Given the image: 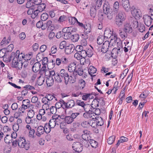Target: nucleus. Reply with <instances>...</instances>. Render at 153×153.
<instances>
[{
    "label": "nucleus",
    "mask_w": 153,
    "mask_h": 153,
    "mask_svg": "<svg viewBox=\"0 0 153 153\" xmlns=\"http://www.w3.org/2000/svg\"><path fill=\"white\" fill-rule=\"evenodd\" d=\"M19 51H16V53L13 52L7 58L4 57L3 60L4 61L7 62H10L12 60L11 67L12 68H16L17 70H21V63L20 62L18 63L16 56L17 54L19 53Z\"/></svg>",
    "instance_id": "f257e3e1"
},
{
    "label": "nucleus",
    "mask_w": 153,
    "mask_h": 153,
    "mask_svg": "<svg viewBox=\"0 0 153 153\" xmlns=\"http://www.w3.org/2000/svg\"><path fill=\"white\" fill-rule=\"evenodd\" d=\"M18 146L20 148L27 150L30 148V143L29 141H26L25 138L20 137L18 138Z\"/></svg>",
    "instance_id": "f03ea898"
},
{
    "label": "nucleus",
    "mask_w": 153,
    "mask_h": 153,
    "mask_svg": "<svg viewBox=\"0 0 153 153\" xmlns=\"http://www.w3.org/2000/svg\"><path fill=\"white\" fill-rule=\"evenodd\" d=\"M56 62L58 66H65L68 63V60L65 56H60L56 59Z\"/></svg>",
    "instance_id": "7ed1b4c3"
},
{
    "label": "nucleus",
    "mask_w": 153,
    "mask_h": 153,
    "mask_svg": "<svg viewBox=\"0 0 153 153\" xmlns=\"http://www.w3.org/2000/svg\"><path fill=\"white\" fill-rule=\"evenodd\" d=\"M62 101L64 104L63 106L65 108V110L67 109L72 108L76 105V103L75 101L72 99H70L68 100V102H65L64 100H62Z\"/></svg>",
    "instance_id": "20e7f679"
},
{
    "label": "nucleus",
    "mask_w": 153,
    "mask_h": 153,
    "mask_svg": "<svg viewBox=\"0 0 153 153\" xmlns=\"http://www.w3.org/2000/svg\"><path fill=\"white\" fill-rule=\"evenodd\" d=\"M110 42L108 41H106L103 43L102 48H98L97 51L100 52H102L103 53H106L108 51L110 45Z\"/></svg>",
    "instance_id": "39448f33"
},
{
    "label": "nucleus",
    "mask_w": 153,
    "mask_h": 153,
    "mask_svg": "<svg viewBox=\"0 0 153 153\" xmlns=\"http://www.w3.org/2000/svg\"><path fill=\"white\" fill-rule=\"evenodd\" d=\"M131 10V13L134 17H139L141 16V12L139 9H136L134 6H132Z\"/></svg>",
    "instance_id": "423d86ee"
},
{
    "label": "nucleus",
    "mask_w": 153,
    "mask_h": 153,
    "mask_svg": "<svg viewBox=\"0 0 153 153\" xmlns=\"http://www.w3.org/2000/svg\"><path fill=\"white\" fill-rule=\"evenodd\" d=\"M144 22L146 25L149 27L151 24L152 20L150 16L148 14L144 15L143 16Z\"/></svg>",
    "instance_id": "0eeeda50"
},
{
    "label": "nucleus",
    "mask_w": 153,
    "mask_h": 153,
    "mask_svg": "<svg viewBox=\"0 0 153 153\" xmlns=\"http://www.w3.org/2000/svg\"><path fill=\"white\" fill-rule=\"evenodd\" d=\"M113 32L110 29H108L105 30L104 34V37L106 39L113 38L114 35H112Z\"/></svg>",
    "instance_id": "6e6552de"
},
{
    "label": "nucleus",
    "mask_w": 153,
    "mask_h": 153,
    "mask_svg": "<svg viewBox=\"0 0 153 153\" xmlns=\"http://www.w3.org/2000/svg\"><path fill=\"white\" fill-rule=\"evenodd\" d=\"M16 51H19V53L17 54V56H16L17 59V62L18 63L20 62L21 63V69L22 68L23 64L22 63V60L24 59V57H25V55L23 54L22 53H20V51L19 50H17Z\"/></svg>",
    "instance_id": "1a4fd4ad"
},
{
    "label": "nucleus",
    "mask_w": 153,
    "mask_h": 153,
    "mask_svg": "<svg viewBox=\"0 0 153 153\" xmlns=\"http://www.w3.org/2000/svg\"><path fill=\"white\" fill-rule=\"evenodd\" d=\"M122 4L124 9L126 11L130 9V5L128 0H122Z\"/></svg>",
    "instance_id": "9d476101"
},
{
    "label": "nucleus",
    "mask_w": 153,
    "mask_h": 153,
    "mask_svg": "<svg viewBox=\"0 0 153 153\" xmlns=\"http://www.w3.org/2000/svg\"><path fill=\"white\" fill-rule=\"evenodd\" d=\"M75 49L74 45L72 44H70L65 47V53L67 54H69L72 53Z\"/></svg>",
    "instance_id": "9b49d317"
},
{
    "label": "nucleus",
    "mask_w": 153,
    "mask_h": 153,
    "mask_svg": "<svg viewBox=\"0 0 153 153\" xmlns=\"http://www.w3.org/2000/svg\"><path fill=\"white\" fill-rule=\"evenodd\" d=\"M123 30L127 33H131L132 32V28L130 24L126 23L124 25Z\"/></svg>",
    "instance_id": "f8f14e48"
},
{
    "label": "nucleus",
    "mask_w": 153,
    "mask_h": 153,
    "mask_svg": "<svg viewBox=\"0 0 153 153\" xmlns=\"http://www.w3.org/2000/svg\"><path fill=\"white\" fill-rule=\"evenodd\" d=\"M45 130L43 126H39L37 128V131L36 132V135L38 137H40L45 132Z\"/></svg>",
    "instance_id": "ddd939ff"
},
{
    "label": "nucleus",
    "mask_w": 153,
    "mask_h": 153,
    "mask_svg": "<svg viewBox=\"0 0 153 153\" xmlns=\"http://www.w3.org/2000/svg\"><path fill=\"white\" fill-rule=\"evenodd\" d=\"M103 8L104 13L105 14L112 12V9L111 8L109 4L108 3L104 4Z\"/></svg>",
    "instance_id": "4468645a"
},
{
    "label": "nucleus",
    "mask_w": 153,
    "mask_h": 153,
    "mask_svg": "<svg viewBox=\"0 0 153 153\" xmlns=\"http://www.w3.org/2000/svg\"><path fill=\"white\" fill-rule=\"evenodd\" d=\"M41 64L39 62L35 63L32 66V70L34 72L36 73L39 71L40 69Z\"/></svg>",
    "instance_id": "2eb2a0df"
},
{
    "label": "nucleus",
    "mask_w": 153,
    "mask_h": 153,
    "mask_svg": "<svg viewBox=\"0 0 153 153\" xmlns=\"http://www.w3.org/2000/svg\"><path fill=\"white\" fill-rule=\"evenodd\" d=\"M76 81V78L75 76H69L68 75V77L67 78V79L65 80V83L66 85H67L68 82L73 83H74Z\"/></svg>",
    "instance_id": "dca6fc26"
},
{
    "label": "nucleus",
    "mask_w": 153,
    "mask_h": 153,
    "mask_svg": "<svg viewBox=\"0 0 153 153\" xmlns=\"http://www.w3.org/2000/svg\"><path fill=\"white\" fill-rule=\"evenodd\" d=\"M61 72L60 71L59 73L56 72L55 77H54V79L56 82L57 83H61L63 80L62 77L61 76Z\"/></svg>",
    "instance_id": "f3484780"
},
{
    "label": "nucleus",
    "mask_w": 153,
    "mask_h": 153,
    "mask_svg": "<svg viewBox=\"0 0 153 153\" xmlns=\"http://www.w3.org/2000/svg\"><path fill=\"white\" fill-rule=\"evenodd\" d=\"M81 126L84 128H88L90 126H91L92 127H94V126H93V123H91V121H84L81 123Z\"/></svg>",
    "instance_id": "a211bd4d"
},
{
    "label": "nucleus",
    "mask_w": 153,
    "mask_h": 153,
    "mask_svg": "<svg viewBox=\"0 0 153 153\" xmlns=\"http://www.w3.org/2000/svg\"><path fill=\"white\" fill-rule=\"evenodd\" d=\"M46 83L48 87H50L52 86L54 83V79L53 77L48 76V77L46 78Z\"/></svg>",
    "instance_id": "6ab92c4d"
},
{
    "label": "nucleus",
    "mask_w": 153,
    "mask_h": 153,
    "mask_svg": "<svg viewBox=\"0 0 153 153\" xmlns=\"http://www.w3.org/2000/svg\"><path fill=\"white\" fill-rule=\"evenodd\" d=\"M76 64L72 62L68 66V70L70 72H73L75 71L76 67Z\"/></svg>",
    "instance_id": "aec40b11"
},
{
    "label": "nucleus",
    "mask_w": 153,
    "mask_h": 153,
    "mask_svg": "<svg viewBox=\"0 0 153 153\" xmlns=\"http://www.w3.org/2000/svg\"><path fill=\"white\" fill-rule=\"evenodd\" d=\"M61 73V76L62 77L63 79H64V82L67 78L68 77V74L67 71L64 69H62L60 70Z\"/></svg>",
    "instance_id": "412c9836"
},
{
    "label": "nucleus",
    "mask_w": 153,
    "mask_h": 153,
    "mask_svg": "<svg viewBox=\"0 0 153 153\" xmlns=\"http://www.w3.org/2000/svg\"><path fill=\"white\" fill-rule=\"evenodd\" d=\"M115 18L125 20L126 16L124 12L121 11H119L116 15Z\"/></svg>",
    "instance_id": "4be33fe9"
},
{
    "label": "nucleus",
    "mask_w": 153,
    "mask_h": 153,
    "mask_svg": "<svg viewBox=\"0 0 153 153\" xmlns=\"http://www.w3.org/2000/svg\"><path fill=\"white\" fill-rule=\"evenodd\" d=\"M90 131H88L87 130H85L83 131V134L82 135V137L84 140H88V137L89 136V133Z\"/></svg>",
    "instance_id": "5701e85b"
},
{
    "label": "nucleus",
    "mask_w": 153,
    "mask_h": 153,
    "mask_svg": "<svg viewBox=\"0 0 153 153\" xmlns=\"http://www.w3.org/2000/svg\"><path fill=\"white\" fill-rule=\"evenodd\" d=\"M11 39L10 36H9L7 39L6 37H4L2 40L1 42V45H7L11 41Z\"/></svg>",
    "instance_id": "b1692460"
},
{
    "label": "nucleus",
    "mask_w": 153,
    "mask_h": 153,
    "mask_svg": "<svg viewBox=\"0 0 153 153\" xmlns=\"http://www.w3.org/2000/svg\"><path fill=\"white\" fill-rule=\"evenodd\" d=\"M96 126H101L104 124V121L102 118L100 116H97L96 118Z\"/></svg>",
    "instance_id": "393cba45"
},
{
    "label": "nucleus",
    "mask_w": 153,
    "mask_h": 153,
    "mask_svg": "<svg viewBox=\"0 0 153 153\" xmlns=\"http://www.w3.org/2000/svg\"><path fill=\"white\" fill-rule=\"evenodd\" d=\"M97 69L94 66H90L88 69V73L91 77L95 76V75H93V74L96 73Z\"/></svg>",
    "instance_id": "a878e982"
},
{
    "label": "nucleus",
    "mask_w": 153,
    "mask_h": 153,
    "mask_svg": "<svg viewBox=\"0 0 153 153\" xmlns=\"http://www.w3.org/2000/svg\"><path fill=\"white\" fill-rule=\"evenodd\" d=\"M62 100H63L62 99H60L59 100V101L57 102L55 105V107H56V109H59V108L62 107L63 109L65 110V108L63 106L64 105V104H63V103L62 102Z\"/></svg>",
    "instance_id": "bb28decb"
},
{
    "label": "nucleus",
    "mask_w": 153,
    "mask_h": 153,
    "mask_svg": "<svg viewBox=\"0 0 153 153\" xmlns=\"http://www.w3.org/2000/svg\"><path fill=\"white\" fill-rule=\"evenodd\" d=\"M83 28L86 34H88L91 32V25L90 24L88 23L84 25Z\"/></svg>",
    "instance_id": "cd10ccee"
},
{
    "label": "nucleus",
    "mask_w": 153,
    "mask_h": 153,
    "mask_svg": "<svg viewBox=\"0 0 153 153\" xmlns=\"http://www.w3.org/2000/svg\"><path fill=\"white\" fill-rule=\"evenodd\" d=\"M57 122L55 119H51L50 120L48 124L50 126V128H53L55 127L56 124L59 125L58 123H57Z\"/></svg>",
    "instance_id": "c85d7f7f"
},
{
    "label": "nucleus",
    "mask_w": 153,
    "mask_h": 153,
    "mask_svg": "<svg viewBox=\"0 0 153 153\" xmlns=\"http://www.w3.org/2000/svg\"><path fill=\"white\" fill-rule=\"evenodd\" d=\"M48 70L46 69V65H43L42 67L39 70V73L41 75L45 73V76H47V74L48 73Z\"/></svg>",
    "instance_id": "c756f323"
},
{
    "label": "nucleus",
    "mask_w": 153,
    "mask_h": 153,
    "mask_svg": "<svg viewBox=\"0 0 153 153\" xmlns=\"http://www.w3.org/2000/svg\"><path fill=\"white\" fill-rule=\"evenodd\" d=\"M120 48H119L118 49L117 48H114L112 51L111 52V55L112 57H115L117 56L118 55V53H119V51L120 50Z\"/></svg>",
    "instance_id": "7c9ffc66"
},
{
    "label": "nucleus",
    "mask_w": 153,
    "mask_h": 153,
    "mask_svg": "<svg viewBox=\"0 0 153 153\" xmlns=\"http://www.w3.org/2000/svg\"><path fill=\"white\" fill-rule=\"evenodd\" d=\"M95 7H91L90 10L91 16L93 18H94L96 15V9Z\"/></svg>",
    "instance_id": "2f4dec72"
},
{
    "label": "nucleus",
    "mask_w": 153,
    "mask_h": 153,
    "mask_svg": "<svg viewBox=\"0 0 153 153\" xmlns=\"http://www.w3.org/2000/svg\"><path fill=\"white\" fill-rule=\"evenodd\" d=\"M125 20L118 19L115 18V24L117 25L119 27H121L122 26L123 22Z\"/></svg>",
    "instance_id": "473e14b6"
},
{
    "label": "nucleus",
    "mask_w": 153,
    "mask_h": 153,
    "mask_svg": "<svg viewBox=\"0 0 153 153\" xmlns=\"http://www.w3.org/2000/svg\"><path fill=\"white\" fill-rule=\"evenodd\" d=\"M79 38V36L78 34L73 35L71 37V39L74 42H77Z\"/></svg>",
    "instance_id": "72a5a7b5"
},
{
    "label": "nucleus",
    "mask_w": 153,
    "mask_h": 153,
    "mask_svg": "<svg viewBox=\"0 0 153 153\" xmlns=\"http://www.w3.org/2000/svg\"><path fill=\"white\" fill-rule=\"evenodd\" d=\"M44 56L42 53H39L37 54L36 57V59L38 62H40L42 61Z\"/></svg>",
    "instance_id": "f704fd0d"
},
{
    "label": "nucleus",
    "mask_w": 153,
    "mask_h": 153,
    "mask_svg": "<svg viewBox=\"0 0 153 153\" xmlns=\"http://www.w3.org/2000/svg\"><path fill=\"white\" fill-rule=\"evenodd\" d=\"M4 140L6 143L9 144L12 142V139L10 136L7 135L4 138Z\"/></svg>",
    "instance_id": "c9c22d12"
},
{
    "label": "nucleus",
    "mask_w": 153,
    "mask_h": 153,
    "mask_svg": "<svg viewBox=\"0 0 153 153\" xmlns=\"http://www.w3.org/2000/svg\"><path fill=\"white\" fill-rule=\"evenodd\" d=\"M104 39L105 38L103 35H100L97 38V43L99 45L101 44L104 42Z\"/></svg>",
    "instance_id": "e433bc0d"
},
{
    "label": "nucleus",
    "mask_w": 153,
    "mask_h": 153,
    "mask_svg": "<svg viewBox=\"0 0 153 153\" xmlns=\"http://www.w3.org/2000/svg\"><path fill=\"white\" fill-rule=\"evenodd\" d=\"M64 121H65L67 124H70L74 121L70 116H65Z\"/></svg>",
    "instance_id": "4c0bfd02"
},
{
    "label": "nucleus",
    "mask_w": 153,
    "mask_h": 153,
    "mask_svg": "<svg viewBox=\"0 0 153 153\" xmlns=\"http://www.w3.org/2000/svg\"><path fill=\"white\" fill-rule=\"evenodd\" d=\"M46 7V5L45 3H42L39 4L37 7V9L41 12L43 11Z\"/></svg>",
    "instance_id": "58836bf2"
},
{
    "label": "nucleus",
    "mask_w": 153,
    "mask_h": 153,
    "mask_svg": "<svg viewBox=\"0 0 153 153\" xmlns=\"http://www.w3.org/2000/svg\"><path fill=\"white\" fill-rule=\"evenodd\" d=\"M45 80L44 78L42 77L40 75L39 77L37 80V83L38 85L40 86L42 85L44 82Z\"/></svg>",
    "instance_id": "ea45409f"
},
{
    "label": "nucleus",
    "mask_w": 153,
    "mask_h": 153,
    "mask_svg": "<svg viewBox=\"0 0 153 153\" xmlns=\"http://www.w3.org/2000/svg\"><path fill=\"white\" fill-rule=\"evenodd\" d=\"M115 38L116 41H117V44L118 46V48H120L122 46L120 38H118L116 35L114 34V37Z\"/></svg>",
    "instance_id": "a19ab883"
},
{
    "label": "nucleus",
    "mask_w": 153,
    "mask_h": 153,
    "mask_svg": "<svg viewBox=\"0 0 153 153\" xmlns=\"http://www.w3.org/2000/svg\"><path fill=\"white\" fill-rule=\"evenodd\" d=\"M7 52L6 48H3L0 50V58L7 57L5 54Z\"/></svg>",
    "instance_id": "79ce46f5"
},
{
    "label": "nucleus",
    "mask_w": 153,
    "mask_h": 153,
    "mask_svg": "<svg viewBox=\"0 0 153 153\" xmlns=\"http://www.w3.org/2000/svg\"><path fill=\"white\" fill-rule=\"evenodd\" d=\"M23 88L26 89L27 91H30L35 89V88L33 86L31 85L30 84L25 85L23 87Z\"/></svg>",
    "instance_id": "37998d69"
},
{
    "label": "nucleus",
    "mask_w": 153,
    "mask_h": 153,
    "mask_svg": "<svg viewBox=\"0 0 153 153\" xmlns=\"http://www.w3.org/2000/svg\"><path fill=\"white\" fill-rule=\"evenodd\" d=\"M92 95V94L89 93L86 94L82 96V99L84 100H86L88 99H90L93 98V96L90 97Z\"/></svg>",
    "instance_id": "c03bdc74"
},
{
    "label": "nucleus",
    "mask_w": 153,
    "mask_h": 153,
    "mask_svg": "<svg viewBox=\"0 0 153 153\" xmlns=\"http://www.w3.org/2000/svg\"><path fill=\"white\" fill-rule=\"evenodd\" d=\"M89 143L93 148H96L97 146V142L94 140L90 139Z\"/></svg>",
    "instance_id": "a18cd8bd"
},
{
    "label": "nucleus",
    "mask_w": 153,
    "mask_h": 153,
    "mask_svg": "<svg viewBox=\"0 0 153 153\" xmlns=\"http://www.w3.org/2000/svg\"><path fill=\"white\" fill-rule=\"evenodd\" d=\"M43 127L45 130V132L46 133L48 134L50 132L51 128L50 127V126L48 123H46L45 124L44 127Z\"/></svg>",
    "instance_id": "49530a36"
},
{
    "label": "nucleus",
    "mask_w": 153,
    "mask_h": 153,
    "mask_svg": "<svg viewBox=\"0 0 153 153\" xmlns=\"http://www.w3.org/2000/svg\"><path fill=\"white\" fill-rule=\"evenodd\" d=\"M120 31L119 35L122 38L125 39L128 36L127 32L123 30V31L120 30Z\"/></svg>",
    "instance_id": "de8ad7c7"
},
{
    "label": "nucleus",
    "mask_w": 153,
    "mask_h": 153,
    "mask_svg": "<svg viewBox=\"0 0 153 153\" xmlns=\"http://www.w3.org/2000/svg\"><path fill=\"white\" fill-rule=\"evenodd\" d=\"M28 108V106L27 105H25L22 103L20 108H19V109L20 111V112L23 113L25 112V111Z\"/></svg>",
    "instance_id": "09e8293b"
},
{
    "label": "nucleus",
    "mask_w": 153,
    "mask_h": 153,
    "mask_svg": "<svg viewBox=\"0 0 153 153\" xmlns=\"http://www.w3.org/2000/svg\"><path fill=\"white\" fill-rule=\"evenodd\" d=\"M115 137L114 135L110 136L107 140V142L109 144L111 145L114 142Z\"/></svg>",
    "instance_id": "8fccbe9b"
},
{
    "label": "nucleus",
    "mask_w": 153,
    "mask_h": 153,
    "mask_svg": "<svg viewBox=\"0 0 153 153\" xmlns=\"http://www.w3.org/2000/svg\"><path fill=\"white\" fill-rule=\"evenodd\" d=\"M67 46L66 42L65 41H63L60 42L59 47L60 49H62L64 48H65Z\"/></svg>",
    "instance_id": "3c124183"
},
{
    "label": "nucleus",
    "mask_w": 153,
    "mask_h": 153,
    "mask_svg": "<svg viewBox=\"0 0 153 153\" xmlns=\"http://www.w3.org/2000/svg\"><path fill=\"white\" fill-rule=\"evenodd\" d=\"M119 2L118 1L115 2L114 4V11L116 13L117 12L119 8Z\"/></svg>",
    "instance_id": "603ef678"
},
{
    "label": "nucleus",
    "mask_w": 153,
    "mask_h": 153,
    "mask_svg": "<svg viewBox=\"0 0 153 153\" xmlns=\"http://www.w3.org/2000/svg\"><path fill=\"white\" fill-rule=\"evenodd\" d=\"M48 17V15L46 13H43L41 16V19L42 21H45Z\"/></svg>",
    "instance_id": "864d4df0"
},
{
    "label": "nucleus",
    "mask_w": 153,
    "mask_h": 153,
    "mask_svg": "<svg viewBox=\"0 0 153 153\" xmlns=\"http://www.w3.org/2000/svg\"><path fill=\"white\" fill-rule=\"evenodd\" d=\"M68 21L70 24L71 25H74L76 22H77V20L75 17H71L69 18Z\"/></svg>",
    "instance_id": "5fc2aeb1"
},
{
    "label": "nucleus",
    "mask_w": 153,
    "mask_h": 153,
    "mask_svg": "<svg viewBox=\"0 0 153 153\" xmlns=\"http://www.w3.org/2000/svg\"><path fill=\"white\" fill-rule=\"evenodd\" d=\"M40 12H41L37 9L36 10H35L34 9L33 13V14H32V16H31V17L32 18L34 19L39 14Z\"/></svg>",
    "instance_id": "6e6d98bb"
},
{
    "label": "nucleus",
    "mask_w": 153,
    "mask_h": 153,
    "mask_svg": "<svg viewBox=\"0 0 153 153\" xmlns=\"http://www.w3.org/2000/svg\"><path fill=\"white\" fill-rule=\"evenodd\" d=\"M99 103L98 101H93L91 105V107L94 108L95 109H96V107L99 106Z\"/></svg>",
    "instance_id": "4d7b16f0"
},
{
    "label": "nucleus",
    "mask_w": 153,
    "mask_h": 153,
    "mask_svg": "<svg viewBox=\"0 0 153 153\" xmlns=\"http://www.w3.org/2000/svg\"><path fill=\"white\" fill-rule=\"evenodd\" d=\"M86 54L88 57H91L93 54V51L91 49H86Z\"/></svg>",
    "instance_id": "13d9d810"
},
{
    "label": "nucleus",
    "mask_w": 153,
    "mask_h": 153,
    "mask_svg": "<svg viewBox=\"0 0 153 153\" xmlns=\"http://www.w3.org/2000/svg\"><path fill=\"white\" fill-rule=\"evenodd\" d=\"M85 84V81L82 79L79 82L78 85L80 89H82L84 87Z\"/></svg>",
    "instance_id": "bf43d9fd"
},
{
    "label": "nucleus",
    "mask_w": 153,
    "mask_h": 153,
    "mask_svg": "<svg viewBox=\"0 0 153 153\" xmlns=\"http://www.w3.org/2000/svg\"><path fill=\"white\" fill-rule=\"evenodd\" d=\"M80 114V113L79 112H75L71 114L70 116L73 120L74 121V119L76 118L78 115Z\"/></svg>",
    "instance_id": "052dcab7"
},
{
    "label": "nucleus",
    "mask_w": 153,
    "mask_h": 153,
    "mask_svg": "<svg viewBox=\"0 0 153 153\" xmlns=\"http://www.w3.org/2000/svg\"><path fill=\"white\" fill-rule=\"evenodd\" d=\"M76 105L80 106L83 107L85 105L84 102L83 101H81V100H77L76 101Z\"/></svg>",
    "instance_id": "680f3d73"
},
{
    "label": "nucleus",
    "mask_w": 153,
    "mask_h": 153,
    "mask_svg": "<svg viewBox=\"0 0 153 153\" xmlns=\"http://www.w3.org/2000/svg\"><path fill=\"white\" fill-rule=\"evenodd\" d=\"M32 57V53H30L28 54H26L25 55L24 57V60H30Z\"/></svg>",
    "instance_id": "e2e57ef3"
},
{
    "label": "nucleus",
    "mask_w": 153,
    "mask_h": 153,
    "mask_svg": "<svg viewBox=\"0 0 153 153\" xmlns=\"http://www.w3.org/2000/svg\"><path fill=\"white\" fill-rule=\"evenodd\" d=\"M71 33H64L63 35V38L65 39H69L71 38Z\"/></svg>",
    "instance_id": "0e129e2a"
},
{
    "label": "nucleus",
    "mask_w": 153,
    "mask_h": 153,
    "mask_svg": "<svg viewBox=\"0 0 153 153\" xmlns=\"http://www.w3.org/2000/svg\"><path fill=\"white\" fill-rule=\"evenodd\" d=\"M26 7L28 8H33L34 7V5L33 2L28 1L26 4Z\"/></svg>",
    "instance_id": "69168bd1"
},
{
    "label": "nucleus",
    "mask_w": 153,
    "mask_h": 153,
    "mask_svg": "<svg viewBox=\"0 0 153 153\" xmlns=\"http://www.w3.org/2000/svg\"><path fill=\"white\" fill-rule=\"evenodd\" d=\"M74 57L78 60H81L82 57L80 53L78 52H76L75 54Z\"/></svg>",
    "instance_id": "338daca9"
},
{
    "label": "nucleus",
    "mask_w": 153,
    "mask_h": 153,
    "mask_svg": "<svg viewBox=\"0 0 153 153\" xmlns=\"http://www.w3.org/2000/svg\"><path fill=\"white\" fill-rule=\"evenodd\" d=\"M57 109L55 106H52L50 108V111L52 114H55L57 111Z\"/></svg>",
    "instance_id": "774afa93"
}]
</instances>
